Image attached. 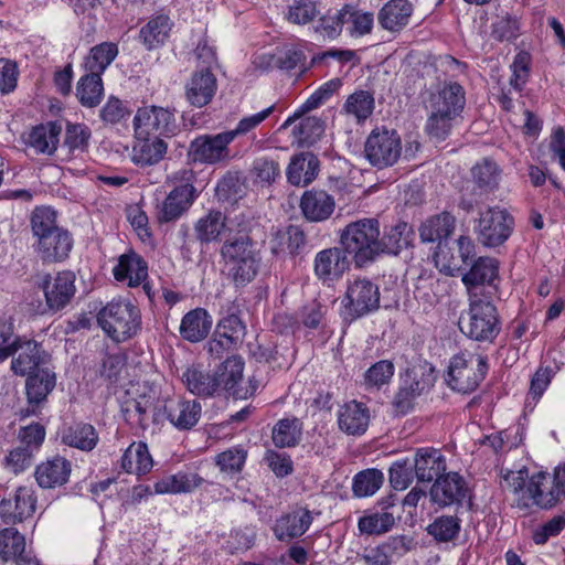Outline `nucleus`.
I'll return each instance as SVG.
<instances>
[{"mask_svg":"<svg viewBox=\"0 0 565 565\" xmlns=\"http://www.w3.org/2000/svg\"><path fill=\"white\" fill-rule=\"evenodd\" d=\"M425 105L429 110L427 134L436 140H445L465 109V88L452 81L438 84L428 92Z\"/></svg>","mask_w":565,"mask_h":565,"instance_id":"obj_1","label":"nucleus"},{"mask_svg":"<svg viewBox=\"0 0 565 565\" xmlns=\"http://www.w3.org/2000/svg\"><path fill=\"white\" fill-rule=\"evenodd\" d=\"M34 252L46 263L62 262L73 247L71 233L56 223V212L47 206L36 207L31 215Z\"/></svg>","mask_w":565,"mask_h":565,"instance_id":"obj_2","label":"nucleus"},{"mask_svg":"<svg viewBox=\"0 0 565 565\" xmlns=\"http://www.w3.org/2000/svg\"><path fill=\"white\" fill-rule=\"evenodd\" d=\"M227 276L236 288L250 284L258 275L262 255L256 242L245 233L226 238L220 249Z\"/></svg>","mask_w":565,"mask_h":565,"instance_id":"obj_3","label":"nucleus"},{"mask_svg":"<svg viewBox=\"0 0 565 565\" xmlns=\"http://www.w3.org/2000/svg\"><path fill=\"white\" fill-rule=\"evenodd\" d=\"M380 222L365 217L347 224L340 232V245L355 268L362 269L379 259Z\"/></svg>","mask_w":565,"mask_h":565,"instance_id":"obj_4","label":"nucleus"},{"mask_svg":"<svg viewBox=\"0 0 565 565\" xmlns=\"http://www.w3.org/2000/svg\"><path fill=\"white\" fill-rule=\"evenodd\" d=\"M100 328L116 342H124L140 330V309L129 300L108 302L97 315Z\"/></svg>","mask_w":565,"mask_h":565,"instance_id":"obj_5","label":"nucleus"},{"mask_svg":"<svg viewBox=\"0 0 565 565\" xmlns=\"http://www.w3.org/2000/svg\"><path fill=\"white\" fill-rule=\"evenodd\" d=\"M459 327L471 340L493 343L501 331L497 307L490 300L471 298L468 318H461Z\"/></svg>","mask_w":565,"mask_h":565,"instance_id":"obj_6","label":"nucleus"},{"mask_svg":"<svg viewBox=\"0 0 565 565\" xmlns=\"http://www.w3.org/2000/svg\"><path fill=\"white\" fill-rule=\"evenodd\" d=\"M487 372L486 356L459 353L450 359L446 382L451 390L461 394H470L477 390Z\"/></svg>","mask_w":565,"mask_h":565,"instance_id":"obj_7","label":"nucleus"},{"mask_svg":"<svg viewBox=\"0 0 565 565\" xmlns=\"http://www.w3.org/2000/svg\"><path fill=\"white\" fill-rule=\"evenodd\" d=\"M11 358V371L19 376H25L46 366L50 354L42 344L33 339L14 337L12 342L0 349V362Z\"/></svg>","mask_w":565,"mask_h":565,"instance_id":"obj_8","label":"nucleus"},{"mask_svg":"<svg viewBox=\"0 0 565 565\" xmlns=\"http://www.w3.org/2000/svg\"><path fill=\"white\" fill-rule=\"evenodd\" d=\"M379 286L366 277H355L347 281L342 298L343 315L351 321L375 312L380 308Z\"/></svg>","mask_w":565,"mask_h":565,"instance_id":"obj_9","label":"nucleus"},{"mask_svg":"<svg viewBox=\"0 0 565 565\" xmlns=\"http://www.w3.org/2000/svg\"><path fill=\"white\" fill-rule=\"evenodd\" d=\"M514 228V218L500 206H489L479 213L475 233L478 242L489 248L503 245Z\"/></svg>","mask_w":565,"mask_h":565,"instance_id":"obj_10","label":"nucleus"},{"mask_svg":"<svg viewBox=\"0 0 565 565\" xmlns=\"http://www.w3.org/2000/svg\"><path fill=\"white\" fill-rule=\"evenodd\" d=\"M232 142L226 131L200 135L189 145L188 160L205 166L227 164L234 158L230 149Z\"/></svg>","mask_w":565,"mask_h":565,"instance_id":"obj_11","label":"nucleus"},{"mask_svg":"<svg viewBox=\"0 0 565 565\" xmlns=\"http://www.w3.org/2000/svg\"><path fill=\"white\" fill-rule=\"evenodd\" d=\"M402 153V139L396 130L375 128L366 138L364 156L377 169L394 166Z\"/></svg>","mask_w":565,"mask_h":565,"instance_id":"obj_12","label":"nucleus"},{"mask_svg":"<svg viewBox=\"0 0 565 565\" xmlns=\"http://www.w3.org/2000/svg\"><path fill=\"white\" fill-rule=\"evenodd\" d=\"M134 128L138 136L154 135L157 137H172L179 126L174 109L160 106H146L137 110L134 118Z\"/></svg>","mask_w":565,"mask_h":565,"instance_id":"obj_13","label":"nucleus"},{"mask_svg":"<svg viewBox=\"0 0 565 565\" xmlns=\"http://www.w3.org/2000/svg\"><path fill=\"white\" fill-rule=\"evenodd\" d=\"M469 488L462 476L458 472L444 473L433 483L429 497L433 504L439 508L461 507L468 497Z\"/></svg>","mask_w":565,"mask_h":565,"instance_id":"obj_14","label":"nucleus"},{"mask_svg":"<svg viewBox=\"0 0 565 565\" xmlns=\"http://www.w3.org/2000/svg\"><path fill=\"white\" fill-rule=\"evenodd\" d=\"M122 414L127 423L145 430L149 426L148 412H152V423L159 424L163 420L162 401L157 397L153 390L142 393L138 398L126 402Z\"/></svg>","mask_w":565,"mask_h":565,"instance_id":"obj_15","label":"nucleus"},{"mask_svg":"<svg viewBox=\"0 0 565 565\" xmlns=\"http://www.w3.org/2000/svg\"><path fill=\"white\" fill-rule=\"evenodd\" d=\"M36 509L34 491L29 487H19L13 498L0 502V518L7 525L22 523L33 516Z\"/></svg>","mask_w":565,"mask_h":565,"instance_id":"obj_16","label":"nucleus"},{"mask_svg":"<svg viewBox=\"0 0 565 565\" xmlns=\"http://www.w3.org/2000/svg\"><path fill=\"white\" fill-rule=\"evenodd\" d=\"M313 522V514L303 507H298L281 514L273 526V533L279 542L290 543L301 537Z\"/></svg>","mask_w":565,"mask_h":565,"instance_id":"obj_17","label":"nucleus"},{"mask_svg":"<svg viewBox=\"0 0 565 565\" xmlns=\"http://www.w3.org/2000/svg\"><path fill=\"white\" fill-rule=\"evenodd\" d=\"M162 413L163 418L178 430H190L199 423L202 406L195 399L166 398L162 401Z\"/></svg>","mask_w":565,"mask_h":565,"instance_id":"obj_18","label":"nucleus"},{"mask_svg":"<svg viewBox=\"0 0 565 565\" xmlns=\"http://www.w3.org/2000/svg\"><path fill=\"white\" fill-rule=\"evenodd\" d=\"M74 282L75 275L72 271H61L43 280L42 288L50 310L58 311L70 303L75 294Z\"/></svg>","mask_w":565,"mask_h":565,"instance_id":"obj_19","label":"nucleus"},{"mask_svg":"<svg viewBox=\"0 0 565 565\" xmlns=\"http://www.w3.org/2000/svg\"><path fill=\"white\" fill-rule=\"evenodd\" d=\"M349 254L341 247L320 250L315 257V274L323 281L340 279L350 268Z\"/></svg>","mask_w":565,"mask_h":565,"instance_id":"obj_20","label":"nucleus"},{"mask_svg":"<svg viewBox=\"0 0 565 565\" xmlns=\"http://www.w3.org/2000/svg\"><path fill=\"white\" fill-rule=\"evenodd\" d=\"M502 170L499 164L490 159L483 158L476 162L470 169V181L475 196H488L494 193L501 182Z\"/></svg>","mask_w":565,"mask_h":565,"instance_id":"obj_21","label":"nucleus"},{"mask_svg":"<svg viewBox=\"0 0 565 565\" xmlns=\"http://www.w3.org/2000/svg\"><path fill=\"white\" fill-rule=\"evenodd\" d=\"M72 463L62 456H54L35 467L34 478L42 489H55L68 482Z\"/></svg>","mask_w":565,"mask_h":565,"instance_id":"obj_22","label":"nucleus"},{"mask_svg":"<svg viewBox=\"0 0 565 565\" xmlns=\"http://www.w3.org/2000/svg\"><path fill=\"white\" fill-rule=\"evenodd\" d=\"M497 279H499V260L489 256L476 259L470 269L462 276V282L467 287L470 298L478 296V287L492 286Z\"/></svg>","mask_w":565,"mask_h":565,"instance_id":"obj_23","label":"nucleus"},{"mask_svg":"<svg viewBox=\"0 0 565 565\" xmlns=\"http://www.w3.org/2000/svg\"><path fill=\"white\" fill-rule=\"evenodd\" d=\"M458 256L450 255L449 250L438 244L437 252L434 255L436 266L439 267L440 271L449 276H455L461 268V265L467 264L469 259L475 256V244L469 236L461 235L456 239Z\"/></svg>","mask_w":565,"mask_h":565,"instance_id":"obj_24","label":"nucleus"},{"mask_svg":"<svg viewBox=\"0 0 565 565\" xmlns=\"http://www.w3.org/2000/svg\"><path fill=\"white\" fill-rule=\"evenodd\" d=\"M413 237V227L404 221L385 226L383 233L379 235V258L383 255L397 256L412 245Z\"/></svg>","mask_w":565,"mask_h":565,"instance_id":"obj_25","label":"nucleus"},{"mask_svg":"<svg viewBox=\"0 0 565 565\" xmlns=\"http://www.w3.org/2000/svg\"><path fill=\"white\" fill-rule=\"evenodd\" d=\"M196 196V190L175 186L159 206L158 221L160 223L177 221L191 207Z\"/></svg>","mask_w":565,"mask_h":565,"instance_id":"obj_26","label":"nucleus"},{"mask_svg":"<svg viewBox=\"0 0 565 565\" xmlns=\"http://www.w3.org/2000/svg\"><path fill=\"white\" fill-rule=\"evenodd\" d=\"M216 88V77L209 68L195 72L185 85L186 100L194 107L206 106L213 99Z\"/></svg>","mask_w":565,"mask_h":565,"instance_id":"obj_27","label":"nucleus"},{"mask_svg":"<svg viewBox=\"0 0 565 565\" xmlns=\"http://www.w3.org/2000/svg\"><path fill=\"white\" fill-rule=\"evenodd\" d=\"M415 476L419 482H431L441 477L446 469V459L440 450L435 448H419L413 458Z\"/></svg>","mask_w":565,"mask_h":565,"instance_id":"obj_28","label":"nucleus"},{"mask_svg":"<svg viewBox=\"0 0 565 565\" xmlns=\"http://www.w3.org/2000/svg\"><path fill=\"white\" fill-rule=\"evenodd\" d=\"M300 209L306 220L323 222L334 212L335 201L324 190H309L301 196Z\"/></svg>","mask_w":565,"mask_h":565,"instance_id":"obj_29","label":"nucleus"},{"mask_svg":"<svg viewBox=\"0 0 565 565\" xmlns=\"http://www.w3.org/2000/svg\"><path fill=\"white\" fill-rule=\"evenodd\" d=\"M113 274L117 281H127L129 287H137L148 278V265L139 254L130 250L119 256Z\"/></svg>","mask_w":565,"mask_h":565,"instance_id":"obj_30","label":"nucleus"},{"mask_svg":"<svg viewBox=\"0 0 565 565\" xmlns=\"http://www.w3.org/2000/svg\"><path fill=\"white\" fill-rule=\"evenodd\" d=\"M320 161L312 152H300L294 156L287 168L286 175L290 184L307 186L318 175Z\"/></svg>","mask_w":565,"mask_h":565,"instance_id":"obj_31","label":"nucleus"},{"mask_svg":"<svg viewBox=\"0 0 565 565\" xmlns=\"http://www.w3.org/2000/svg\"><path fill=\"white\" fill-rule=\"evenodd\" d=\"M413 6L408 0H390L379 11L380 25L390 32L402 31L409 22Z\"/></svg>","mask_w":565,"mask_h":565,"instance_id":"obj_32","label":"nucleus"},{"mask_svg":"<svg viewBox=\"0 0 565 565\" xmlns=\"http://www.w3.org/2000/svg\"><path fill=\"white\" fill-rule=\"evenodd\" d=\"M62 125L58 121H47L33 127L29 134L28 145L36 153L52 156L57 150Z\"/></svg>","mask_w":565,"mask_h":565,"instance_id":"obj_33","label":"nucleus"},{"mask_svg":"<svg viewBox=\"0 0 565 565\" xmlns=\"http://www.w3.org/2000/svg\"><path fill=\"white\" fill-rule=\"evenodd\" d=\"M212 328V318L203 308H195L186 312L180 323V337L189 342L196 343L207 337Z\"/></svg>","mask_w":565,"mask_h":565,"instance_id":"obj_34","label":"nucleus"},{"mask_svg":"<svg viewBox=\"0 0 565 565\" xmlns=\"http://www.w3.org/2000/svg\"><path fill=\"white\" fill-rule=\"evenodd\" d=\"M370 422L369 408L356 401L344 404L338 416L339 427L348 435H362Z\"/></svg>","mask_w":565,"mask_h":565,"instance_id":"obj_35","label":"nucleus"},{"mask_svg":"<svg viewBox=\"0 0 565 565\" xmlns=\"http://www.w3.org/2000/svg\"><path fill=\"white\" fill-rule=\"evenodd\" d=\"M56 385V375L47 366L28 375L26 398L30 404H42Z\"/></svg>","mask_w":565,"mask_h":565,"instance_id":"obj_36","label":"nucleus"},{"mask_svg":"<svg viewBox=\"0 0 565 565\" xmlns=\"http://www.w3.org/2000/svg\"><path fill=\"white\" fill-rule=\"evenodd\" d=\"M61 440L70 447L90 451L98 443V434L90 424L74 423L62 430Z\"/></svg>","mask_w":565,"mask_h":565,"instance_id":"obj_37","label":"nucleus"},{"mask_svg":"<svg viewBox=\"0 0 565 565\" xmlns=\"http://www.w3.org/2000/svg\"><path fill=\"white\" fill-rule=\"evenodd\" d=\"M455 217L443 212L426 220L419 227V237L423 243L441 242L449 237L455 230Z\"/></svg>","mask_w":565,"mask_h":565,"instance_id":"obj_38","label":"nucleus"},{"mask_svg":"<svg viewBox=\"0 0 565 565\" xmlns=\"http://www.w3.org/2000/svg\"><path fill=\"white\" fill-rule=\"evenodd\" d=\"M342 82L340 78H332L322 84L317 90H315L306 102L294 113L292 116L288 117L281 125V129H286L297 119H300L310 110H313L324 104L331 96L341 87Z\"/></svg>","mask_w":565,"mask_h":565,"instance_id":"obj_39","label":"nucleus"},{"mask_svg":"<svg viewBox=\"0 0 565 565\" xmlns=\"http://www.w3.org/2000/svg\"><path fill=\"white\" fill-rule=\"evenodd\" d=\"M548 478L550 477L546 472L541 471L533 475L527 481L526 497L532 500L533 504L541 509H551L555 507L561 497H563L562 493H558L555 486L548 491H545L544 483Z\"/></svg>","mask_w":565,"mask_h":565,"instance_id":"obj_40","label":"nucleus"},{"mask_svg":"<svg viewBox=\"0 0 565 565\" xmlns=\"http://www.w3.org/2000/svg\"><path fill=\"white\" fill-rule=\"evenodd\" d=\"M407 551L404 536L391 537L387 542L364 553L362 559L367 565H392L395 555H402Z\"/></svg>","mask_w":565,"mask_h":565,"instance_id":"obj_41","label":"nucleus"},{"mask_svg":"<svg viewBox=\"0 0 565 565\" xmlns=\"http://www.w3.org/2000/svg\"><path fill=\"white\" fill-rule=\"evenodd\" d=\"M181 380L188 391L198 396H212L220 387L215 374L203 372L194 366L186 369Z\"/></svg>","mask_w":565,"mask_h":565,"instance_id":"obj_42","label":"nucleus"},{"mask_svg":"<svg viewBox=\"0 0 565 565\" xmlns=\"http://www.w3.org/2000/svg\"><path fill=\"white\" fill-rule=\"evenodd\" d=\"M437 375L435 367L425 362L412 369H408L405 373V376L402 380V384H404L416 397L422 395L424 392L430 390L435 382Z\"/></svg>","mask_w":565,"mask_h":565,"instance_id":"obj_43","label":"nucleus"},{"mask_svg":"<svg viewBox=\"0 0 565 565\" xmlns=\"http://www.w3.org/2000/svg\"><path fill=\"white\" fill-rule=\"evenodd\" d=\"M171 26L172 23L168 15H156L140 29L139 39L148 50L156 49L164 43L171 31Z\"/></svg>","mask_w":565,"mask_h":565,"instance_id":"obj_44","label":"nucleus"},{"mask_svg":"<svg viewBox=\"0 0 565 565\" xmlns=\"http://www.w3.org/2000/svg\"><path fill=\"white\" fill-rule=\"evenodd\" d=\"M226 226V218L221 211L211 210L199 218L194 226L195 237L201 244H209L220 238Z\"/></svg>","mask_w":565,"mask_h":565,"instance_id":"obj_45","label":"nucleus"},{"mask_svg":"<svg viewBox=\"0 0 565 565\" xmlns=\"http://www.w3.org/2000/svg\"><path fill=\"white\" fill-rule=\"evenodd\" d=\"M246 180L241 171L228 170L218 180L215 195L222 202H236L245 195Z\"/></svg>","mask_w":565,"mask_h":565,"instance_id":"obj_46","label":"nucleus"},{"mask_svg":"<svg viewBox=\"0 0 565 565\" xmlns=\"http://www.w3.org/2000/svg\"><path fill=\"white\" fill-rule=\"evenodd\" d=\"M118 54V46L113 42H103L93 46L85 58L84 67L87 73L102 76Z\"/></svg>","mask_w":565,"mask_h":565,"instance_id":"obj_47","label":"nucleus"},{"mask_svg":"<svg viewBox=\"0 0 565 565\" xmlns=\"http://www.w3.org/2000/svg\"><path fill=\"white\" fill-rule=\"evenodd\" d=\"M168 146L160 137L148 138L136 145L132 149L134 161L140 166H152L158 163L166 154Z\"/></svg>","mask_w":565,"mask_h":565,"instance_id":"obj_48","label":"nucleus"},{"mask_svg":"<svg viewBox=\"0 0 565 565\" xmlns=\"http://www.w3.org/2000/svg\"><path fill=\"white\" fill-rule=\"evenodd\" d=\"M243 359L238 355H232L223 362L215 376L220 383V386L223 385L224 388L231 392L235 397H243V395L236 388L237 384L243 379Z\"/></svg>","mask_w":565,"mask_h":565,"instance_id":"obj_49","label":"nucleus"},{"mask_svg":"<svg viewBox=\"0 0 565 565\" xmlns=\"http://www.w3.org/2000/svg\"><path fill=\"white\" fill-rule=\"evenodd\" d=\"M395 523L393 513L382 509L371 510L359 519L358 527L361 534L381 535L388 532Z\"/></svg>","mask_w":565,"mask_h":565,"instance_id":"obj_50","label":"nucleus"},{"mask_svg":"<svg viewBox=\"0 0 565 565\" xmlns=\"http://www.w3.org/2000/svg\"><path fill=\"white\" fill-rule=\"evenodd\" d=\"M104 95L102 76L87 73L82 76L76 86V97L79 103L88 108L99 105Z\"/></svg>","mask_w":565,"mask_h":565,"instance_id":"obj_51","label":"nucleus"},{"mask_svg":"<svg viewBox=\"0 0 565 565\" xmlns=\"http://www.w3.org/2000/svg\"><path fill=\"white\" fill-rule=\"evenodd\" d=\"M25 539L14 527L9 526L0 531V559L4 563L17 562L18 558L26 556Z\"/></svg>","mask_w":565,"mask_h":565,"instance_id":"obj_52","label":"nucleus"},{"mask_svg":"<svg viewBox=\"0 0 565 565\" xmlns=\"http://www.w3.org/2000/svg\"><path fill=\"white\" fill-rule=\"evenodd\" d=\"M461 530V520L457 515H440L426 529L427 533L438 543L456 540Z\"/></svg>","mask_w":565,"mask_h":565,"instance_id":"obj_53","label":"nucleus"},{"mask_svg":"<svg viewBox=\"0 0 565 565\" xmlns=\"http://www.w3.org/2000/svg\"><path fill=\"white\" fill-rule=\"evenodd\" d=\"M324 121L316 116L303 117L292 128V135L301 147H309L316 143L324 132Z\"/></svg>","mask_w":565,"mask_h":565,"instance_id":"obj_54","label":"nucleus"},{"mask_svg":"<svg viewBox=\"0 0 565 565\" xmlns=\"http://www.w3.org/2000/svg\"><path fill=\"white\" fill-rule=\"evenodd\" d=\"M275 241L274 253L287 252L290 255H297L306 244V235L299 226L289 225L285 231L277 233Z\"/></svg>","mask_w":565,"mask_h":565,"instance_id":"obj_55","label":"nucleus"},{"mask_svg":"<svg viewBox=\"0 0 565 565\" xmlns=\"http://www.w3.org/2000/svg\"><path fill=\"white\" fill-rule=\"evenodd\" d=\"M374 109V97L367 90H356L347 98L343 110L359 122L367 119Z\"/></svg>","mask_w":565,"mask_h":565,"instance_id":"obj_56","label":"nucleus"},{"mask_svg":"<svg viewBox=\"0 0 565 565\" xmlns=\"http://www.w3.org/2000/svg\"><path fill=\"white\" fill-rule=\"evenodd\" d=\"M383 482L384 475L377 469L360 471L353 478V494L358 498L373 495L382 487Z\"/></svg>","mask_w":565,"mask_h":565,"instance_id":"obj_57","label":"nucleus"},{"mask_svg":"<svg viewBox=\"0 0 565 565\" xmlns=\"http://www.w3.org/2000/svg\"><path fill=\"white\" fill-rule=\"evenodd\" d=\"M300 425L297 418L280 419L273 428V443L279 447H294L300 438Z\"/></svg>","mask_w":565,"mask_h":565,"instance_id":"obj_58","label":"nucleus"},{"mask_svg":"<svg viewBox=\"0 0 565 565\" xmlns=\"http://www.w3.org/2000/svg\"><path fill=\"white\" fill-rule=\"evenodd\" d=\"M92 137L90 129L85 124L67 122L64 138V146L71 153L86 152Z\"/></svg>","mask_w":565,"mask_h":565,"instance_id":"obj_59","label":"nucleus"},{"mask_svg":"<svg viewBox=\"0 0 565 565\" xmlns=\"http://www.w3.org/2000/svg\"><path fill=\"white\" fill-rule=\"evenodd\" d=\"M214 332L220 339H226L238 347L245 337V326L238 316L228 315L218 321Z\"/></svg>","mask_w":565,"mask_h":565,"instance_id":"obj_60","label":"nucleus"},{"mask_svg":"<svg viewBox=\"0 0 565 565\" xmlns=\"http://www.w3.org/2000/svg\"><path fill=\"white\" fill-rule=\"evenodd\" d=\"M388 473L391 486L395 490H405L416 477L413 459L405 458L394 461Z\"/></svg>","mask_w":565,"mask_h":565,"instance_id":"obj_61","label":"nucleus"},{"mask_svg":"<svg viewBox=\"0 0 565 565\" xmlns=\"http://www.w3.org/2000/svg\"><path fill=\"white\" fill-rule=\"evenodd\" d=\"M247 458V451L243 447H232L218 454L216 465L222 472L235 475L242 471Z\"/></svg>","mask_w":565,"mask_h":565,"instance_id":"obj_62","label":"nucleus"},{"mask_svg":"<svg viewBox=\"0 0 565 565\" xmlns=\"http://www.w3.org/2000/svg\"><path fill=\"white\" fill-rule=\"evenodd\" d=\"M319 14L317 2L313 0H295L288 8L287 20L294 24H308Z\"/></svg>","mask_w":565,"mask_h":565,"instance_id":"obj_63","label":"nucleus"},{"mask_svg":"<svg viewBox=\"0 0 565 565\" xmlns=\"http://www.w3.org/2000/svg\"><path fill=\"white\" fill-rule=\"evenodd\" d=\"M394 364L388 360H381L374 363L364 374L365 385L380 390L383 385L388 384L394 375Z\"/></svg>","mask_w":565,"mask_h":565,"instance_id":"obj_64","label":"nucleus"}]
</instances>
